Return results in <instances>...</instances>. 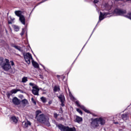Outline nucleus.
Returning <instances> with one entry per match:
<instances>
[{
    "label": "nucleus",
    "mask_w": 131,
    "mask_h": 131,
    "mask_svg": "<svg viewBox=\"0 0 131 131\" xmlns=\"http://www.w3.org/2000/svg\"><path fill=\"white\" fill-rule=\"evenodd\" d=\"M69 96H70V97H71V98H74V97H73V95H72V94H71V92H70V91H69Z\"/></svg>",
    "instance_id": "nucleus-36"
},
{
    "label": "nucleus",
    "mask_w": 131,
    "mask_h": 131,
    "mask_svg": "<svg viewBox=\"0 0 131 131\" xmlns=\"http://www.w3.org/2000/svg\"><path fill=\"white\" fill-rule=\"evenodd\" d=\"M8 23H9V24H12V23H11L10 21H9Z\"/></svg>",
    "instance_id": "nucleus-47"
},
{
    "label": "nucleus",
    "mask_w": 131,
    "mask_h": 131,
    "mask_svg": "<svg viewBox=\"0 0 131 131\" xmlns=\"http://www.w3.org/2000/svg\"><path fill=\"white\" fill-rule=\"evenodd\" d=\"M76 59H77V58H76L75 60V61H76Z\"/></svg>",
    "instance_id": "nucleus-51"
},
{
    "label": "nucleus",
    "mask_w": 131,
    "mask_h": 131,
    "mask_svg": "<svg viewBox=\"0 0 131 131\" xmlns=\"http://www.w3.org/2000/svg\"><path fill=\"white\" fill-rule=\"evenodd\" d=\"M28 103V101L26 99L21 101V104L22 105H23V106H25L26 105H27Z\"/></svg>",
    "instance_id": "nucleus-27"
},
{
    "label": "nucleus",
    "mask_w": 131,
    "mask_h": 131,
    "mask_svg": "<svg viewBox=\"0 0 131 131\" xmlns=\"http://www.w3.org/2000/svg\"><path fill=\"white\" fill-rule=\"evenodd\" d=\"M48 0H43L42 1H41L39 3H38L37 4V6H38V5H40V4H42V3H45V2H47Z\"/></svg>",
    "instance_id": "nucleus-34"
},
{
    "label": "nucleus",
    "mask_w": 131,
    "mask_h": 131,
    "mask_svg": "<svg viewBox=\"0 0 131 131\" xmlns=\"http://www.w3.org/2000/svg\"><path fill=\"white\" fill-rule=\"evenodd\" d=\"M52 101H49L48 104H49V105H51V104H52Z\"/></svg>",
    "instance_id": "nucleus-43"
},
{
    "label": "nucleus",
    "mask_w": 131,
    "mask_h": 131,
    "mask_svg": "<svg viewBox=\"0 0 131 131\" xmlns=\"http://www.w3.org/2000/svg\"><path fill=\"white\" fill-rule=\"evenodd\" d=\"M23 124L24 127H27V126L29 125H31V123L29 121H27V122H23Z\"/></svg>",
    "instance_id": "nucleus-19"
},
{
    "label": "nucleus",
    "mask_w": 131,
    "mask_h": 131,
    "mask_svg": "<svg viewBox=\"0 0 131 131\" xmlns=\"http://www.w3.org/2000/svg\"><path fill=\"white\" fill-rule=\"evenodd\" d=\"M57 127L61 131H76V129L73 127H69V126H64L61 124L56 125Z\"/></svg>",
    "instance_id": "nucleus-3"
},
{
    "label": "nucleus",
    "mask_w": 131,
    "mask_h": 131,
    "mask_svg": "<svg viewBox=\"0 0 131 131\" xmlns=\"http://www.w3.org/2000/svg\"><path fill=\"white\" fill-rule=\"evenodd\" d=\"M31 101L32 103H33L34 105H36V101L34 100V99L33 98H31Z\"/></svg>",
    "instance_id": "nucleus-33"
},
{
    "label": "nucleus",
    "mask_w": 131,
    "mask_h": 131,
    "mask_svg": "<svg viewBox=\"0 0 131 131\" xmlns=\"http://www.w3.org/2000/svg\"><path fill=\"white\" fill-rule=\"evenodd\" d=\"M10 62L11 63V66H14L15 65V63H14V61H11Z\"/></svg>",
    "instance_id": "nucleus-39"
},
{
    "label": "nucleus",
    "mask_w": 131,
    "mask_h": 131,
    "mask_svg": "<svg viewBox=\"0 0 131 131\" xmlns=\"http://www.w3.org/2000/svg\"><path fill=\"white\" fill-rule=\"evenodd\" d=\"M10 120L12 123H17V122H18V119L15 116L10 117Z\"/></svg>",
    "instance_id": "nucleus-13"
},
{
    "label": "nucleus",
    "mask_w": 131,
    "mask_h": 131,
    "mask_svg": "<svg viewBox=\"0 0 131 131\" xmlns=\"http://www.w3.org/2000/svg\"><path fill=\"white\" fill-rule=\"evenodd\" d=\"M93 116H95V117H98V115H93Z\"/></svg>",
    "instance_id": "nucleus-45"
},
{
    "label": "nucleus",
    "mask_w": 131,
    "mask_h": 131,
    "mask_svg": "<svg viewBox=\"0 0 131 131\" xmlns=\"http://www.w3.org/2000/svg\"><path fill=\"white\" fill-rule=\"evenodd\" d=\"M117 2H119V1H121V0H116Z\"/></svg>",
    "instance_id": "nucleus-48"
},
{
    "label": "nucleus",
    "mask_w": 131,
    "mask_h": 131,
    "mask_svg": "<svg viewBox=\"0 0 131 131\" xmlns=\"http://www.w3.org/2000/svg\"><path fill=\"white\" fill-rule=\"evenodd\" d=\"M13 28H14L15 31H19V30L20 29L19 27H18V26H16V25L13 26Z\"/></svg>",
    "instance_id": "nucleus-29"
},
{
    "label": "nucleus",
    "mask_w": 131,
    "mask_h": 131,
    "mask_svg": "<svg viewBox=\"0 0 131 131\" xmlns=\"http://www.w3.org/2000/svg\"><path fill=\"white\" fill-rule=\"evenodd\" d=\"M53 91L54 93H57V92H60V86L55 85Z\"/></svg>",
    "instance_id": "nucleus-24"
},
{
    "label": "nucleus",
    "mask_w": 131,
    "mask_h": 131,
    "mask_svg": "<svg viewBox=\"0 0 131 131\" xmlns=\"http://www.w3.org/2000/svg\"><path fill=\"white\" fill-rule=\"evenodd\" d=\"M127 2H129V3H131V0H126L125 2L127 3Z\"/></svg>",
    "instance_id": "nucleus-41"
},
{
    "label": "nucleus",
    "mask_w": 131,
    "mask_h": 131,
    "mask_svg": "<svg viewBox=\"0 0 131 131\" xmlns=\"http://www.w3.org/2000/svg\"><path fill=\"white\" fill-rule=\"evenodd\" d=\"M92 34H93V33H92ZM92 34L91 35V36H92Z\"/></svg>",
    "instance_id": "nucleus-52"
},
{
    "label": "nucleus",
    "mask_w": 131,
    "mask_h": 131,
    "mask_svg": "<svg viewBox=\"0 0 131 131\" xmlns=\"http://www.w3.org/2000/svg\"><path fill=\"white\" fill-rule=\"evenodd\" d=\"M104 6L105 9L106 11H110V10H111V6L108 5V4H105Z\"/></svg>",
    "instance_id": "nucleus-22"
},
{
    "label": "nucleus",
    "mask_w": 131,
    "mask_h": 131,
    "mask_svg": "<svg viewBox=\"0 0 131 131\" xmlns=\"http://www.w3.org/2000/svg\"><path fill=\"white\" fill-rule=\"evenodd\" d=\"M11 47H12V48H14V49H16V50H17V51H19V52H22L21 47L19 46H16L15 44H12Z\"/></svg>",
    "instance_id": "nucleus-18"
},
{
    "label": "nucleus",
    "mask_w": 131,
    "mask_h": 131,
    "mask_svg": "<svg viewBox=\"0 0 131 131\" xmlns=\"http://www.w3.org/2000/svg\"><path fill=\"white\" fill-rule=\"evenodd\" d=\"M25 33V29H23L22 31L20 33L21 36H23V35H24V34Z\"/></svg>",
    "instance_id": "nucleus-31"
},
{
    "label": "nucleus",
    "mask_w": 131,
    "mask_h": 131,
    "mask_svg": "<svg viewBox=\"0 0 131 131\" xmlns=\"http://www.w3.org/2000/svg\"><path fill=\"white\" fill-rule=\"evenodd\" d=\"M6 32H8V31H6Z\"/></svg>",
    "instance_id": "nucleus-54"
},
{
    "label": "nucleus",
    "mask_w": 131,
    "mask_h": 131,
    "mask_svg": "<svg viewBox=\"0 0 131 131\" xmlns=\"http://www.w3.org/2000/svg\"><path fill=\"white\" fill-rule=\"evenodd\" d=\"M75 103H76V105L78 106V107H79L80 108H81V109L83 110V111H84V112H85L86 113H91V112H90L89 110L86 109L84 107V106H83V105H80V104H79V101H76Z\"/></svg>",
    "instance_id": "nucleus-10"
},
{
    "label": "nucleus",
    "mask_w": 131,
    "mask_h": 131,
    "mask_svg": "<svg viewBox=\"0 0 131 131\" xmlns=\"http://www.w3.org/2000/svg\"><path fill=\"white\" fill-rule=\"evenodd\" d=\"M59 116H60V115L57 114V113L54 114V117L55 118L56 120H63V117H59Z\"/></svg>",
    "instance_id": "nucleus-14"
},
{
    "label": "nucleus",
    "mask_w": 131,
    "mask_h": 131,
    "mask_svg": "<svg viewBox=\"0 0 131 131\" xmlns=\"http://www.w3.org/2000/svg\"><path fill=\"white\" fill-rule=\"evenodd\" d=\"M32 63L33 64V66H34L35 68H38L39 67L38 63H37L36 62L34 61V60L32 61Z\"/></svg>",
    "instance_id": "nucleus-26"
},
{
    "label": "nucleus",
    "mask_w": 131,
    "mask_h": 131,
    "mask_svg": "<svg viewBox=\"0 0 131 131\" xmlns=\"http://www.w3.org/2000/svg\"><path fill=\"white\" fill-rule=\"evenodd\" d=\"M24 59L27 64H30L31 61H33L32 55L30 53H26L24 54Z\"/></svg>",
    "instance_id": "nucleus-5"
},
{
    "label": "nucleus",
    "mask_w": 131,
    "mask_h": 131,
    "mask_svg": "<svg viewBox=\"0 0 131 131\" xmlns=\"http://www.w3.org/2000/svg\"><path fill=\"white\" fill-rule=\"evenodd\" d=\"M122 122H121V123H122Z\"/></svg>",
    "instance_id": "nucleus-53"
},
{
    "label": "nucleus",
    "mask_w": 131,
    "mask_h": 131,
    "mask_svg": "<svg viewBox=\"0 0 131 131\" xmlns=\"http://www.w3.org/2000/svg\"><path fill=\"white\" fill-rule=\"evenodd\" d=\"M19 18V20L20 22H21V24H23V25H25V17L24 16V15H23Z\"/></svg>",
    "instance_id": "nucleus-15"
},
{
    "label": "nucleus",
    "mask_w": 131,
    "mask_h": 131,
    "mask_svg": "<svg viewBox=\"0 0 131 131\" xmlns=\"http://www.w3.org/2000/svg\"><path fill=\"white\" fill-rule=\"evenodd\" d=\"M75 122H77V123H80V122H82V118L78 116H76Z\"/></svg>",
    "instance_id": "nucleus-16"
},
{
    "label": "nucleus",
    "mask_w": 131,
    "mask_h": 131,
    "mask_svg": "<svg viewBox=\"0 0 131 131\" xmlns=\"http://www.w3.org/2000/svg\"><path fill=\"white\" fill-rule=\"evenodd\" d=\"M76 111H77L78 113H79V114H80L81 115H82V112L81 111V110H80V109L77 108Z\"/></svg>",
    "instance_id": "nucleus-32"
},
{
    "label": "nucleus",
    "mask_w": 131,
    "mask_h": 131,
    "mask_svg": "<svg viewBox=\"0 0 131 131\" xmlns=\"http://www.w3.org/2000/svg\"><path fill=\"white\" fill-rule=\"evenodd\" d=\"M86 43H88V42H86V43L84 45L83 48H84V47H85V45H86Z\"/></svg>",
    "instance_id": "nucleus-46"
},
{
    "label": "nucleus",
    "mask_w": 131,
    "mask_h": 131,
    "mask_svg": "<svg viewBox=\"0 0 131 131\" xmlns=\"http://www.w3.org/2000/svg\"><path fill=\"white\" fill-rule=\"evenodd\" d=\"M97 118L99 124H100V125H105V124L106 123V118L105 117H100Z\"/></svg>",
    "instance_id": "nucleus-9"
},
{
    "label": "nucleus",
    "mask_w": 131,
    "mask_h": 131,
    "mask_svg": "<svg viewBox=\"0 0 131 131\" xmlns=\"http://www.w3.org/2000/svg\"><path fill=\"white\" fill-rule=\"evenodd\" d=\"M2 68L5 70V71H9V70L11 69V70L10 71V73H12V74L15 73V69L11 68V64L9 63V60L7 58L5 59V62L2 66Z\"/></svg>",
    "instance_id": "nucleus-1"
},
{
    "label": "nucleus",
    "mask_w": 131,
    "mask_h": 131,
    "mask_svg": "<svg viewBox=\"0 0 131 131\" xmlns=\"http://www.w3.org/2000/svg\"><path fill=\"white\" fill-rule=\"evenodd\" d=\"M17 92H21V93H23V91L19 89H13L11 91V94H16Z\"/></svg>",
    "instance_id": "nucleus-23"
},
{
    "label": "nucleus",
    "mask_w": 131,
    "mask_h": 131,
    "mask_svg": "<svg viewBox=\"0 0 131 131\" xmlns=\"http://www.w3.org/2000/svg\"><path fill=\"white\" fill-rule=\"evenodd\" d=\"M37 120L39 122L41 123H43L47 126H50L51 124H50V122H49V119L46 118V116L43 114H41L37 118Z\"/></svg>",
    "instance_id": "nucleus-2"
},
{
    "label": "nucleus",
    "mask_w": 131,
    "mask_h": 131,
    "mask_svg": "<svg viewBox=\"0 0 131 131\" xmlns=\"http://www.w3.org/2000/svg\"><path fill=\"white\" fill-rule=\"evenodd\" d=\"M29 85H30L31 86H33H33H35V85H34V83L31 82L29 83Z\"/></svg>",
    "instance_id": "nucleus-35"
},
{
    "label": "nucleus",
    "mask_w": 131,
    "mask_h": 131,
    "mask_svg": "<svg viewBox=\"0 0 131 131\" xmlns=\"http://www.w3.org/2000/svg\"><path fill=\"white\" fill-rule=\"evenodd\" d=\"M28 81V78L27 77L24 76L22 78L21 82L23 83H25Z\"/></svg>",
    "instance_id": "nucleus-21"
},
{
    "label": "nucleus",
    "mask_w": 131,
    "mask_h": 131,
    "mask_svg": "<svg viewBox=\"0 0 131 131\" xmlns=\"http://www.w3.org/2000/svg\"><path fill=\"white\" fill-rule=\"evenodd\" d=\"M30 15H31V13H30V14L29 16H30Z\"/></svg>",
    "instance_id": "nucleus-50"
},
{
    "label": "nucleus",
    "mask_w": 131,
    "mask_h": 131,
    "mask_svg": "<svg viewBox=\"0 0 131 131\" xmlns=\"http://www.w3.org/2000/svg\"><path fill=\"white\" fill-rule=\"evenodd\" d=\"M94 31H95V29H94V30H93L92 33H94Z\"/></svg>",
    "instance_id": "nucleus-49"
},
{
    "label": "nucleus",
    "mask_w": 131,
    "mask_h": 131,
    "mask_svg": "<svg viewBox=\"0 0 131 131\" xmlns=\"http://www.w3.org/2000/svg\"><path fill=\"white\" fill-rule=\"evenodd\" d=\"M57 97L61 103V106H62V107H64V106H65V96L64 95L60 94L59 96H57Z\"/></svg>",
    "instance_id": "nucleus-8"
},
{
    "label": "nucleus",
    "mask_w": 131,
    "mask_h": 131,
    "mask_svg": "<svg viewBox=\"0 0 131 131\" xmlns=\"http://www.w3.org/2000/svg\"><path fill=\"white\" fill-rule=\"evenodd\" d=\"M121 117L123 120H127L128 119V116L127 115V114H122Z\"/></svg>",
    "instance_id": "nucleus-20"
},
{
    "label": "nucleus",
    "mask_w": 131,
    "mask_h": 131,
    "mask_svg": "<svg viewBox=\"0 0 131 131\" xmlns=\"http://www.w3.org/2000/svg\"><path fill=\"white\" fill-rule=\"evenodd\" d=\"M40 113H41V111L40 110H37V111H36V117L37 118V116H38V115H39Z\"/></svg>",
    "instance_id": "nucleus-30"
},
{
    "label": "nucleus",
    "mask_w": 131,
    "mask_h": 131,
    "mask_svg": "<svg viewBox=\"0 0 131 131\" xmlns=\"http://www.w3.org/2000/svg\"><path fill=\"white\" fill-rule=\"evenodd\" d=\"M12 102L14 105H20L21 101L18 98L15 97L12 99Z\"/></svg>",
    "instance_id": "nucleus-12"
},
{
    "label": "nucleus",
    "mask_w": 131,
    "mask_h": 131,
    "mask_svg": "<svg viewBox=\"0 0 131 131\" xmlns=\"http://www.w3.org/2000/svg\"><path fill=\"white\" fill-rule=\"evenodd\" d=\"M14 14L16 16H17V17H21V16H23V15L22 14V11H20V10H16L14 12Z\"/></svg>",
    "instance_id": "nucleus-17"
},
{
    "label": "nucleus",
    "mask_w": 131,
    "mask_h": 131,
    "mask_svg": "<svg viewBox=\"0 0 131 131\" xmlns=\"http://www.w3.org/2000/svg\"><path fill=\"white\" fill-rule=\"evenodd\" d=\"M91 126L92 128H97L99 127V124L97 118L94 119H91Z\"/></svg>",
    "instance_id": "nucleus-7"
},
{
    "label": "nucleus",
    "mask_w": 131,
    "mask_h": 131,
    "mask_svg": "<svg viewBox=\"0 0 131 131\" xmlns=\"http://www.w3.org/2000/svg\"><path fill=\"white\" fill-rule=\"evenodd\" d=\"M111 14H112V12H111L110 11H109L108 12H104V13H102V12H100L98 23L101 21L102 20H104L105 18H107V17H109L108 15H111Z\"/></svg>",
    "instance_id": "nucleus-6"
},
{
    "label": "nucleus",
    "mask_w": 131,
    "mask_h": 131,
    "mask_svg": "<svg viewBox=\"0 0 131 131\" xmlns=\"http://www.w3.org/2000/svg\"><path fill=\"white\" fill-rule=\"evenodd\" d=\"M5 62H6V60H4V58L0 57V66L1 67H3V65H4Z\"/></svg>",
    "instance_id": "nucleus-25"
},
{
    "label": "nucleus",
    "mask_w": 131,
    "mask_h": 131,
    "mask_svg": "<svg viewBox=\"0 0 131 131\" xmlns=\"http://www.w3.org/2000/svg\"><path fill=\"white\" fill-rule=\"evenodd\" d=\"M114 123L115 124H118V123H119V122H117V121H114Z\"/></svg>",
    "instance_id": "nucleus-40"
},
{
    "label": "nucleus",
    "mask_w": 131,
    "mask_h": 131,
    "mask_svg": "<svg viewBox=\"0 0 131 131\" xmlns=\"http://www.w3.org/2000/svg\"><path fill=\"white\" fill-rule=\"evenodd\" d=\"M94 4H98V3H99V1H98V0H94Z\"/></svg>",
    "instance_id": "nucleus-38"
},
{
    "label": "nucleus",
    "mask_w": 131,
    "mask_h": 131,
    "mask_svg": "<svg viewBox=\"0 0 131 131\" xmlns=\"http://www.w3.org/2000/svg\"><path fill=\"white\" fill-rule=\"evenodd\" d=\"M41 66H42V67L43 68L44 70H45V71H47V70H46V67H45V66L42 65V64H40Z\"/></svg>",
    "instance_id": "nucleus-37"
},
{
    "label": "nucleus",
    "mask_w": 131,
    "mask_h": 131,
    "mask_svg": "<svg viewBox=\"0 0 131 131\" xmlns=\"http://www.w3.org/2000/svg\"><path fill=\"white\" fill-rule=\"evenodd\" d=\"M112 13L116 16H123L124 14H126V10L120 8H116Z\"/></svg>",
    "instance_id": "nucleus-4"
},
{
    "label": "nucleus",
    "mask_w": 131,
    "mask_h": 131,
    "mask_svg": "<svg viewBox=\"0 0 131 131\" xmlns=\"http://www.w3.org/2000/svg\"><path fill=\"white\" fill-rule=\"evenodd\" d=\"M32 93L35 96H38V92H39V89L37 88V86L35 85L32 87Z\"/></svg>",
    "instance_id": "nucleus-11"
},
{
    "label": "nucleus",
    "mask_w": 131,
    "mask_h": 131,
    "mask_svg": "<svg viewBox=\"0 0 131 131\" xmlns=\"http://www.w3.org/2000/svg\"><path fill=\"white\" fill-rule=\"evenodd\" d=\"M39 76H40V78H41V79L43 78V77L42 76V75H39Z\"/></svg>",
    "instance_id": "nucleus-42"
},
{
    "label": "nucleus",
    "mask_w": 131,
    "mask_h": 131,
    "mask_svg": "<svg viewBox=\"0 0 131 131\" xmlns=\"http://www.w3.org/2000/svg\"><path fill=\"white\" fill-rule=\"evenodd\" d=\"M40 100L42 103H46L47 102V98L45 97H41L40 98Z\"/></svg>",
    "instance_id": "nucleus-28"
},
{
    "label": "nucleus",
    "mask_w": 131,
    "mask_h": 131,
    "mask_svg": "<svg viewBox=\"0 0 131 131\" xmlns=\"http://www.w3.org/2000/svg\"><path fill=\"white\" fill-rule=\"evenodd\" d=\"M57 77L58 79H60V75H57Z\"/></svg>",
    "instance_id": "nucleus-44"
}]
</instances>
